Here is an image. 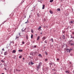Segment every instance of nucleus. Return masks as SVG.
<instances>
[{"label": "nucleus", "mask_w": 74, "mask_h": 74, "mask_svg": "<svg viewBox=\"0 0 74 74\" xmlns=\"http://www.w3.org/2000/svg\"><path fill=\"white\" fill-rule=\"evenodd\" d=\"M41 65H42V63L41 62L39 63L38 65L36 66L37 70H38L41 68Z\"/></svg>", "instance_id": "obj_1"}, {"label": "nucleus", "mask_w": 74, "mask_h": 74, "mask_svg": "<svg viewBox=\"0 0 74 74\" xmlns=\"http://www.w3.org/2000/svg\"><path fill=\"white\" fill-rule=\"evenodd\" d=\"M66 51H67V52H70V51L72 49H66Z\"/></svg>", "instance_id": "obj_2"}, {"label": "nucleus", "mask_w": 74, "mask_h": 74, "mask_svg": "<svg viewBox=\"0 0 74 74\" xmlns=\"http://www.w3.org/2000/svg\"><path fill=\"white\" fill-rule=\"evenodd\" d=\"M44 71H48V69H47V68H45L44 69Z\"/></svg>", "instance_id": "obj_3"}, {"label": "nucleus", "mask_w": 74, "mask_h": 74, "mask_svg": "<svg viewBox=\"0 0 74 74\" xmlns=\"http://www.w3.org/2000/svg\"><path fill=\"white\" fill-rule=\"evenodd\" d=\"M7 54H8V53H7V51L5 52L4 53L5 55H7Z\"/></svg>", "instance_id": "obj_4"}, {"label": "nucleus", "mask_w": 74, "mask_h": 74, "mask_svg": "<svg viewBox=\"0 0 74 74\" xmlns=\"http://www.w3.org/2000/svg\"><path fill=\"white\" fill-rule=\"evenodd\" d=\"M45 8V5H44L42 6V9L43 10H44V8Z\"/></svg>", "instance_id": "obj_5"}, {"label": "nucleus", "mask_w": 74, "mask_h": 74, "mask_svg": "<svg viewBox=\"0 0 74 74\" xmlns=\"http://www.w3.org/2000/svg\"><path fill=\"white\" fill-rule=\"evenodd\" d=\"M41 27H40L38 28V30H41Z\"/></svg>", "instance_id": "obj_6"}, {"label": "nucleus", "mask_w": 74, "mask_h": 74, "mask_svg": "<svg viewBox=\"0 0 74 74\" xmlns=\"http://www.w3.org/2000/svg\"><path fill=\"white\" fill-rule=\"evenodd\" d=\"M16 39H17V40H19V37L18 36H16Z\"/></svg>", "instance_id": "obj_7"}, {"label": "nucleus", "mask_w": 74, "mask_h": 74, "mask_svg": "<svg viewBox=\"0 0 74 74\" xmlns=\"http://www.w3.org/2000/svg\"><path fill=\"white\" fill-rule=\"evenodd\" d=\"M24 28H23V29H22L21 30L22 31V32H24V31H25V29H26V28L25 29H23Z\"/></svg>", "instance_id": "obj_8"}, {"label": "nucleus", "mask_w": 74, "mask_h": 74, "mask_svg": "<svg viewBox=\"0 0 74 74\" xmlns=\"http://www.w3.org/2000/svg\"><path fill=\"white\" fill-rule=\"evenodd\" d=\"M42 39H43V40H45V39H46V37H43V38H42Z\"/></svg>", "instance_id": "obj_9"}, {"label": "nucleus", "mask_w": 74, "mask_h": 74, "mask_svg": "<svg viewBox=\"0 0 74 74\" xmlns=\"http://www.w3.org/2000/svg\"><path fill=\"white\" fill-rule=\"evenodd\" d=\"M62 38H63V39H65V36H64V35H63V36Z\"/></svg>", "instance_id": "obj_10"}, {"label": "nucleus", "mask_w": 74, "mask_h": 74, "mask_svg": "<svg viewBox=\"0 0 74 74\" xmlns=\"http://www.w3.org/2000/svg\"><path fill=\"white\" fill-rule=\"evenodd\" d=\"M1 62L2 63H4V62H5V61L2 60H1Z\"/></svg>", "instance_id": "obj_11"}, {"label": "nucleus", "mask_w": 74, "mask_h": 74, "mask_svg": "<svg viewBox=\"0 0 74 74\" xmlns=\"http://www.w3.org/2000/svg\"><path fill=\"white\" fill-rule=\"evenodd\" d=\"M50 12L51 13V14H53V12H52V11L51 10L50 11Z\"/></svg>", "instance_id": "obj_12"}, {"label": "nucleus", "mask_w": 74, "mask_h": 74, "mask_svg": "<svg viewBox=\"0 0 74 74\" xmlns=\"http://www.w3.org/2000/svg\"><path fill=\"white\" fill-rule=\"evenodd\" d=\"M22 51H23V50H18V51L19 52H22Z\"/></svg>", "instance_id": "obj_13"}, {"label": "nucleus", "mask_w": 74, "mask_h": 74, "mask_svg": "<svg viewBox=\"0 0 74 74\" xmlns=\"http://www.w3.org/2000/svg\"><path fill=\"white\" fill-rule=\"evenodd\" d=\"M38 60V58H36L35 59V60L37 61V60Z\"/></svg>", "instance_id": "obj_14"}, {"label": "nucleus", "mask_w": 74, "mask_h": 74, "mask_svg": "<svg viewBox=\"0 0 74 74\" xmlns=\"http://www.w3.org/2000/svg\"><path fill=\"white\" fill-rule=\"evenodd\" d=\"M39 39H40V36H39L38 37L37 39V40H39Z\"/></svg>", "instance_id": "obj_15"}, {"label": "nucleus", "mask_w": 74, "mask_h": 74, "mask_svg": "<svg viewBox=\"0 0 74 74\" xmlns=\"http://www.w3.org/2000/svg\"><path fill=\"white\" fill-rule=\"evenodd\" d=\"M13 53H15L16 52V51H15V50H14L13 51Z\"/></svg>", "instance_id": "obj_16"}, {"label": "nucleus", "mask_w": 74, "mask_h": 74, "mask_svg": "<svg viewBox=\"0 0 74 74\" xmlns=\"http://www.w3.org/2000/svg\"><path fill=\"white\" fill-rule=\"evenodd\" d=\"M16 71H21V70H18V69H16Z\"/></svg>", "instance_id": "obj_17"}, {"label": "nucleus", "mask_w": 74, "mask_h": 74, "mask_svg": "<svg viewBox=\"0 0 74 74\" xmlns=\"http://www.w3.org/2000/svg\"><path fill=\"white\" fill-rule=\"evenodd\" d=\"M26 38L27 40V39H28V35H26Z\"/></svg>", "instance_id": "obj_18"}, {"label": "nucleus", "mask_w": 74, "mask_h": 74, "mask_svg": "<svg viewBox=\"0 0 74 74\" xmlns=\"http://www.w3.org/2000/svg\"><path fill=\"white\" fill-rule=\"evenodd\" d=\"M57 10L58 11H60V8H58L57 9Z\"/></svg>", "instance_id": "obj_19"}, {"label": "nucleus", "mask_w": 74, "mask_h": 74, "mask_svg": "<svg viewBox=\"0 0 74 74\" xmlns=\"http://www.w3.org/2000/svg\"><path fill=\"white\" fill-rule=\"evenodd\" d=\"M33 35H32L31 36V38H33Z\"/></svg>", "instance_id": "obj_20"}, {"label": "nucleus", "mask_w": 74, "mask_h": 74, "mask_svg": "<svg viewBox=\"0 0 74 74\" xmlns=\"http://www.w3.org/2000/svg\"><path fill=\"white\" fill-rule=\"evenodd\" d=\"M38 56H40V57H41V56H41V54H39Z\"/></svg>", "instance_id": "obj_21"}, {"label": "nucleus", "mask_w": 74, "mask_h": 74, "mask_svg": "<svg viewBox=\"0 0 74 74\" xmlns=\"http://www.w3.org/2000/svg\"><path fill=\"white\" fill-rule=\"evenodd\" d=\"M53 0H51L50 1V2L51 3L53 2Z\"/></svg>", "instance_id": "obj_22"}, {"label": "nucleus", "mask_w": 74, "mask_h": 74, "mask_svg": "<svg viewBox=\"0 0 74 74\" xmlns=\"http://www.w3.org/2000/svg\"><path fill=\"white\" fill-rule=\"evenodd\" d=\"M37 15H38V16H40V15H39V14L38 13V14H37Z\"/></svg>", "instance_id": "obj_23"}, {"label": "nucleus", "mask_w": 74, "mask_h": 74, "mask_svg": "<svg viewBox=\"0 0 74 74\" xmlns=\"http://www.w3.org/2000/svg\"><path fill=\"white\" fill-rule=\"evenodd\" d=\"M66 73H68V74H69L70 73V72H69L67 71H66Z\"/></svg>", "instance_id": "obj_24"}, {"label": "nucleus", "mask_w": 74, "mask_h": 74, "mask_svg": "<svg viewBox=\"0 0 74 74\" xmlns=\"http://www.w3.org/2000/svg\"><path fill=\"white\" fill-rule=\"evenodd\" d=\"M70 23H71V24H72L73 23V22L72 21H71L70 22Z\"/></svg>", "instance_id": "obj_25"}, {"label": "nucleus", "mask_w": 74, "mask_h": 74, "mask_svg": "<svg viewBox=\"0 0 74 74\" xmlns=\"http://www.w3.org/2000/svg\"><path fill=\"white\" fill-rule=\"evenodd\" d=\"M51 40L52 42H53V38H51Z\"/></svg>", "instance_id": "obj_26"}, {"label": "nucleus", "mask_w": 74, "mask_h": 74, "mask_svg": "<svg viewBox=\"0 0 74 74\" xmlns=\"http://www.w3.org/2000/svg\"><path fill=\"white\" fill-rule=\"evenodd\" d=\"M31 32L32 33H33V29L31 30Z\"/></svg>", "instance_id": "obj_27"}, {"label": "nucleus", "mask_w": 74, "mask_h": 74, "mask_svg": "<svg viewBox=\"0 0 74 74\" xmlns=\"http://www.w3.org/2000/svg\"><path fill=\"white\" fill-rule=\"evenodd\" d=\"M45 43H46V44H47V40H45Z\"/></svg>", "instance_id": "obj_28"}, {"label": "nucleus", "mask_w": 74, "mask_h": 74, "mask_svg": "<svg viewBox=\"0 0 74 74\" xmlns=\"http://www.w3.org/2000/svg\"><path fill=\"white\" fill-rule=\"evenodd\" d=\"M22 43L23 44H25V42H22Z\"/></svg>", "instance_id": "obj_29"}, {"label": "nucleus", "mask_w": 74, "mask_h": 74, "mask_svg": "<svg viewBox=\"0 0 74 74\" xmlns=\"http://www.w3.org/2000/svg\"><path fill=\"white\" fill-rule=\"evenodd\" d=\"M45 60V61H47L48 60V59H46Z\"/></svg>", "instance_id": "obj_30"}, {"label": "nucleus", "mask_w": 74, "mask_h": 74, "mask_svg": "<svg viewBox=\"0 0 74 74\" xmlns=\"http://www.w3.org/2000/svg\"><path fill=\"white\" fill-rule=\"evenodd\" d=\"M45 54L46 55H48V53H47V52H45Z\"/></svg>", "instance_id": "obj_31"}, {"label": "nucleus", "mask_w": 74, "mask_h": 74, "mask_svg": "<svg viewBox=\"0 0 74 74\" xmlns=\"http://www.w3.org/2000/svg\"><path fill=\"white\" fill-rule=\"evenodd\" d=\"M33 64H34L33 63V62H31V64L32 65H33Z\"/></svg>", "instance_id": "obj_32"}, {"label": "nucleus", "mask_w": 74, "mask_h": 74, "mask_svg": "<svg viewBox=\"0 0 74 74\" xmlns=\"http://www.w3.org/2000/svg\"><path fill=\"white\" fill-rule=\"evenodd\" d=\"M22 58V56H19V58Z\"/></svg>", "instance_id": "obj_33"}, {"label": "nucleus", "mask_w": 74, "mask_h": 74, "mask_svg": "<svg viewBox=\"0 0 74 74\" xmlns=\"http://www.w3.org/2000/svg\"><path fill=\"white\" fill-rule=\"evenodd\" d=\"M57 60H58V61H59V58H57Z\"/></svg>", "instance_id": "obj_34"}, {"label": "nucleus", "mask_w": 74, "mask_h": 74, "mask_svg": "<svg viewBox=\"0 0 74 74\" xmlns=\"http://www.w3.org/2000/svg\"><path fill=\"white\" fill-rule=\"evenodd\" d=\"M50 65H52V63H50Z\"/></svg>", "instance_id": "obj_35"}, {"label": "nucleus", "mask_w": 74, "mask_h": 74, "mask_svg": "<svg viewBox=\"0 0 74 74\" xmlns=\"http://www.w3.org/2000/svg\"><path fill=\"white\" fill-rule=\"evenodd\" d=\"M73 34V35H74V32H73L72 33Z\"/></svg>", "instance_id": "obj_36"}, {"label": "nucleus", "mask_w": 74, "mask_h": 74, "mask_svg": "<svg viewBox=\"0 0 74 74\" xmlns=\"http://www.w3.org/2000/svg\"><path fill=\"white\" fill-rule=\"evenodd\" d=\"M36 45H34V47L35 48H36Z\"/></svg>", "instance_id": "obj_37"}, {"label": "nucleus", "mask_w": 74, "mask_h": 74, "mask_svg": "<svg viewBox=\"0 0 74 74\" xmlns=\"http://www.w3.org/2000/svg\"><path fill=\"white\" fill-rule=\"evenodd\" d=\"M28 23V21H27V22H26L25 23Z\"/></svg>", "instance_id": "obj_38"}, {"label": "nucleus", "mask_w": 74, "mask_h": 74, "mask_svg": "<svg viewBox=\"0 0 74 74\" xmlns=\"http://www.w3.org/2000/svg\"><path fill=\"white\" fill-rule=\"evenodd\" d=\"M71 38H74V37L71 36Z\"/></svg>", "instance_id": "obj_39"}, {"label": "nucleus", "mask_w": 74, "mask_h": 74, "mask_svg": "<svg viewBox=\"0 0 74 74\" xmlns=\"http://www.w3.org/2000/svg\"><path fill=\"white\" fill-rule=\"evenodd\" d=\"M19 36H20V35H21V33H19Z\"/></svg>", "instance_id": "obj_40"}, {"label": "nucleus", "mask_w": 74, "mask_h": 74, "mask_svg": "<svg viewBox=\"0 0 74 74\" xmlns=\"http://www.w3.org/2000/svg\"><path fill=\"white\" fill-rule=\"evenodd\" d=\"M2 51H5V50H4V49H2Z\"/></svg>", "instance_id": "obj_41"}, {"label": "nucleus", "mask_w": 74, "mask_h": 74, "mask_svg": "<svg viewBox=\"0 0 74 74\" xmlns=\"http://www.w3.org/2000/svg\"><path fill=\"white\" fill-rule=\"evenodd\" d=\"M62 32L63 33H65V32L63 31Z\"/></svg>", "instance_id": "obj_42"}, {"label": "nucleus", "mask_w": 74, "mask_h": 74, "mask_svg": "<svg viewBox=\"0 0 74 74\" xmlns=\"http://www.w3.org/2000/svg\"><path fill=\"white\" fill-rule=\"evenodd\" d=\"M30 63L29 62V65H30Z\"/></svg>", "instance_id": "obj_43"}, {"label": "nucleus", "mask_w": 74, "mask_h": 74, "mask_svg": "<svg viewBox=\"0 0 74 74\" xmlns=\"http://www.w3.org/2000/svg\"><path fill=\"white\" fill-rule=\"evenodd\" d=\"M23 60H25V58H23Z\"/></svg>", "instance_id": "obj_44"}, {"label": "nucleus", "mask_w": 74, "mask_h": 74, "mask_svg": "<svg viewBox=\"0 0 74 74\" xmlns=\"http://www.w3.org/2000/svg\"><path fill=\"white\" fill-rule=\"evenodd\" d=\"M5 70H7V69H6V68H5Z\"/></svg>", "instance_id": "obj_45"}, {"label": "nucleus", "mask_w": 74, "mask_h": 74, "mask_svg": "<svg viewBox=\"0 0 74 74\" xmlns=\"http://www.w3.org/2000/svg\"><path fill=\"white\" fill-rule=\"evenodd\" d=\"M11 15H12V14H11L10 15L11 16Z\"/></svg>", "instance_id": "obj_46"}, {"label": "nucleus", "mask_w": 74, "mask_h": 74, "mask_svg": "<svg viewBox=\"0 0 74 74\" xmlns=\"http://www.w3.org/2000/svg\"><path fill=\"white\" fill-rule=\"evenodd\" d=\"M31 54H32V53H30V54L31 55Z\"/></svg>", "instance_id": "obj_47"}, {"label": "nucleus", "mask_w": 74, "mask_h": 74, "mask_svg": "<svg viewBox=\"0 0 74 74\" xmlns=\"http://www.w3.org/2000/svg\"><path fill=\"white\" fill-rule=\"evenodd\" d=\"M70 64H71V62H70Z\"/></svg>", "instance_id": "obj_48"}, {"label": "nucleus", "mask_w": 74, "mask_h": 74, "mask_svg": "<svg viewBox=\"0 0 74 74\" xmlns=\"http://www.w3.org/2000/svg\"><path fill=\"white\" fill-rule=\"evenodd\" d=\"M1 74H4V73H2Z\"/></svg>", "instance_id": "obj_49"}, {"label": "nucleus", "mask_w": 74, "mask_h": 74, "mask_svg": "<svg viewBox=\"0 0 74 74\" xmlns=\"http://www.w3.org/2000/svg\"><path fill=\"white\" fill-rule=\"evenodd\" d=\"M42 33H40V34H42Z\"/></svg>", "instance_id": "obj_50"}, {"label": "nucleus", "mask_w": 74, "mask_h": 74, "mask_svg": "<svg viewBox=\"0 0 74 74\" xmlns=\"http://www.w3.org/2000/svg\"><path fill=\"white\" fill-rule=\"evenodd\" d=\"M4 59L5 60V58H4Z\"/></svg>", "instance_id": "obj_51"}, {"label": "nucleus", "mask_w": 74, "mask_h": 74, "mask_svg": "<svg viewBox=\"0 0 74 74\" xmlns=\"http://www.w3.org/2000/svg\"><path fill=\"white\" fill-rule=\"evenodd\" d=\"M5 22H4V23H5Z\"/></svg>", "instance_id": "obj_52"}]
</instances>
